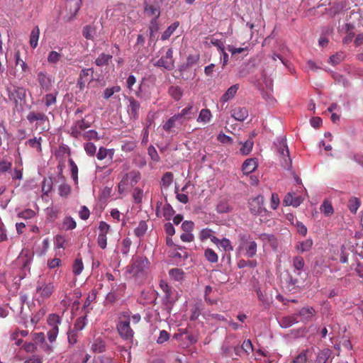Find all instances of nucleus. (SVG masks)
<instances>
[{"label":"nucleus","instance_id":"1","mask_svg":"<svg viewBox=\"0 0 363 363\" xmlns=\"http://www.w3.org/2000/svg\"><path fill=\"white\" fill-rule=\"evenodd\" d=\"M130 315L128 312L122 313L116 324V329L119 336L125 341L132 342L134 337V331L130 328Z\"/></svg>","mask_w":363,"mask_h":363},{"label":"nucleus","instance_id":"2","mask_svg":"<svg viewBox=\"0 0 363 363\" xmlns=\"http://www.w3.org/2000/svg\"><path fill=\"white\" fill-rule=\"evenodd\" d=\"M9 99L15 106H22L26 100V89L23 87L13 86L7 88Z\"/></svg>","mask_w":363,"mask_h":363},{"label":"nucleus","instance_id":"3","mask_svg":"<svg viewBox=\"0 0 363 363\" xmlns=\"http://www.w3.org/2000/svg\"><path fill=\"white\" fill-rule=\"evenodd\" d=\"M61 321L62 319L57 314L52 313L48 315L47 322L50 328L47 335L50 342L55 341L59 333V325H60Z\"/></svg>","mask_w":363,"mask_h":363},{"label":"nucleus","instance_id":"4","mask_svg":"<svg viewBox=\"0 0 363 363\" xmlns=\"http://www.w3.org/2000/svg\"><path fill=\"white\" fill-rule=\"evenodd\" d=\"M278 153L281 157V166L287 169H289L291 167V159L289 156V150L286 143V140L282 139L278 146Z\"/></svg>","mask_w":363,"mask_h":363},{"label":"nucleus","instance_id":"5","mask_svg":"<svg viewBox=\"0 0 363 363\" xmlns=\"http://www.w3.org/2000/svg\"><path fill=\"white\" fill-rule=\"evenodd\" d=\"M55 289L52 282H38L36 287V293L39 295V298L44 301L49 298Z\"/></svg>","mask_w":363,"mask_h":363},{"label":"nucleus","instance_id":"6","mask_svg":"<svg viewBox=\"0 0 363 363\" xmlns=\"http://www.w3.org/2000/svg\"><path fill=\"white\" fill-rule=\"evenodd\" d=\"M150 262L146 257H136L130 267L129 272L134 275L143 272L149 267Z\"/></svg>","mask_w":363,"mask_h":363},{"label":"nucleus","instance_id":"7","mask_svg":"<svg viewBox=\"0 0 363 363\" xmlns=\"http://www.w3.org/2000/svg\"><path fill=\"white\" fill-rule=\"evenodd\" d=\"M94 69L92 68L83 69L81 70L79 78L77 82V87L79 91H83L88 82H91L93 78Z\"/></svg>","mask_w":363,"mask_h":363},{"label":"nucleus","instance_id":"8","mask_svg":"<svg viewBox=\"0 0 363 363\" xmlns=\"http://www.w3.org/2000/svg\"><path fill=\"white\" fill-rule=\"evenodd\" d=\"M126 288L125 284H121L119 285L111 284V289L106 296V301L109 303H114L118 300Z\"/></svg>","mask_w":363,"mask_h":363},{"label":"nucleus","instance_id":"9","mask_svg":"<svg viewBox=\"0 0 363 363\" xmlns=\"http://www.w3.org/2000/svg\"><path fill=\"white\" fill-rule=\"evenodd\" d=\"M264 198L262 196H257L253 199H251L249 201V209L250 212L255 215H262L266 212V209L263 206Z\"/></svg>","mask_w":363,"mask_h":363},{"label":"nucleus","instance_id":"10","mask_svg":"<svg viewBox=\"0 0 363 363\" xmlns=\"http://www.w3.org/2000/svg\"><path fill=\"white\" fill-rule=\"evenodd\" d=\"M37 81L41 89L48 91L52 87L54 79L45 71L39 72L37 74Z\"/></svg>","mask_w":363,"mask_h":363},{"label":"nucleus","instance_id":"11","mask_svg":"<svg viewBox=\"0 0 363 363\" xmlns=\"http://www.w3.org/2000/svg\"><path fill=\"white\" fill-rule=\"evenodd\" d=\"M90 125V123L86 122L84 119L78 120L71 126L69 133L72 137L79 138L83 134L82 130L89 128Z\"/></svg>","mask_w":363,"mask_h":363},{"label":"nucleus","instance_id":"12","mask_svg":"<svg viewBox=\"0 0 363 363\" xmlns=\"http://www.w3.org/2000/svg\"><path fill=\"white\" fill-rule=\"evenodd\" d=\"M174 213V210L169 203L162 205V202H157L156 215L157 217L163 216L167 220H169Z\"/></svg>","mask_w":363,"mask_h":363},{"label":"nucleus","instance_id":"13","mask_svg":"<svg viewBox=\"0 0 363 363\" xmlns=\"http://www.w3.org/2000/svg\"><path fill=\"white\" fill-rule=\"evenodd\" d=\"M241 247L245 250V256L252 258L257 254V243L253 240H250L246 235L242 236Z\"/></svg>","mask_w":363,"mask_h":363},{"label":"nucleus","instance_id":"14","mask_svg":"<svg viewBox=\"0 0 363 363\" xmlns=\"http://www.w3.org/2000/svg\"><path fill=\"white\" fill-rule=\"evenodd\" d=\"M156 66L164 67L168 70H171L174 67V60H173V50L172 48H169L164 56L159 59L156 64Z\"/></svg>","mask_w":363,"mask_h":363},{"label":"nucleus","instance_id":"15","mask_svg":"<svg viewBox=\"0 0 363 363\" xmlns=\"http://www.w3.org/2000/svg\"><path fill=\"white\" fill-rule=\"evenodd\" d=\"M307 278V273L304 271L294 270L293 274L290 277L289 284L294 287H301Z\"/></svg>","mask_w":363,"mask_h":363},{"label":"nucleus","instance_id":"16","mask_svg":"<svg viewBox=\"0 0 363 363\" xmlns=\"http://www.w3.org/2000/svg\"><path fill=\"white\" fill-rule=\"evenodd\" d=\"M128 100L129 102L128 112L130 116V118H133V120H137L139 118V111L140 108V104L133 96H130L128 99Z\"/></svg>","mask_w":363,"mask_h":363},{"label":"nucleus","instance_id":"17","mask_svg":"<svg viewBox=\"0 0 363 363\" xmlns=\"http://www.w3.org/2000/svg\"><path fill=\"white\" fill-rule=\"evenodd\" d=\"M26 118L29 123H33L36 121L39 125L44 123L45 121H48V116L42 112L30 111Z\"/></svg>","mask_w":363,"mask_h":363},{"label":"nucleus","instance_id":"18","mask_svg":"<svg viewBox=\"0 0 363 363\" xmlns=\"http://www.w3.org/2000/svg\"><path fill=\"white\" fill-rule=\"evenodd\" d=\"M248 115V110L245 107L236 106L231 111V116L238 121H244Z\"/></svg>","mask_w":363,"mask_h":363},{"label":"nucleus","instance_id":"19","mask_svg":"<svg viewBox=\"0 0 363 363\" xmlns=\"http://www.w3.org/2000/svg\"><path fill=\"white\" fill-rule=\"evenodd\" d=\"M298 315L302 322L306 323L311 320L315 315V310L313 307H303L299 311Z\"/></svg>","mask_w":363,"mask_h":363},{"label":"nucleus","instance_id":"20","mask_svg":"<svg viewBox=\"0 0 363 363\" xmlns=\"http://www.w3.org/2000/svg\"><path fill=\"white\" fill-rule=\"evenodd\" d=\"M238 89H239L238 84H234V85L230 86L227 89V91L221 96V97L220 98V101L222 104H225V103L228 102L229 100H230L235 96Z\"/></svg>","mask_w":363,"mask_h":363},{"label":"nucleus","instance_id":"21","mask_svg":"<svg viewBox=\"0 0 363 363\" xmlns=\"http://www.w3.org/2000/svg\"><path fill=\"white\" fill-rule=\"evenodd\" d=\"M257 167V162L255 158L247 159L242 164V170L245 174L253 172Z\"/></svg>","mask_w":363,"mask_h":363},{"label":"nucleus","instance_id":"22","mask_svg":"<svg viewBox=\"0 0 363 363\" xmlns=\"http://www.w3.org/2000/svg\"><path fill=\"white\" fill-rule=\"evenodd\" d=\"M254 291L256 292L258 300L261 302L264 306H269V298L266 294V292L262 289L259 284H255L253 286Z\"/></svg>","mask_w":363,"mask_h":363},{"label":"nucleus","instance_id":"23","mask_svg":"<svg viewBox=\"0 0 363 363\" xmlns=\"http://www.w3.org/2000/svg\"><path fill=\"white\" fill-rule=\"evenodd\" d=\"M33 255L28 250H23L18 257V262L22 264V267L27 269L32 259Z\"/></svg>","mask_w":363,"mask_h":363},{"label":"nucleus","instance_id":"24","mask_svg":"<svg viewBox=\"0 0 363 363\" xmlns=\"http://www.w3.org/2000/svg\"><path fill=\"white\" fill-rule=\"evenodd\" d=\"M106 342L101 337L96 338L91 345V349L94 352L101 353L106 351Z\"/></svg>","mask_w":363,"mask_h":363},{"label":"nucleus","instance_id":"25","mask_svg":"<svg viewBox=\"0 0 363 363\" xmlns=\"http://www.w3.org/2000/svg\"><path fill=\"white\" fill-rule=\"evenodd\" d=\"M320 211L325 216L329 217L334 213V209L331 201L325 199L320 206Z\"/></svg>","mask_w":363,"mask_h":363},{"label":"nucleus","instance_id":"26","mask_svg":"<svg viewBox=\"0 0 363 363\" xmlns=\"http://www.w3.org/2000/svg\"><path fill=\"white\" fill-rule=\"evenodd\" d=\"M259 238L263 241L264 244L269 243L273 248L277 247V240L274 235L262 233L259 235Z\"/></svg>","mask_w":363,"mask_h":363},{"label":"nucleus","instance_id":"27","mask_svg":"<svg viewBox=\"0 0 363 363\" xmlns=\"http://www.w3.org/2000/svg\"><path fill=\"white\" fill-rule=\"evenodd\" d=\"M40 37V29L38 26H35L30 33L29 43L32 48H35L38 46V43Z\"/></svg>","mask_w":363,"mask_h":363},{"label":"nucleus","instance_id":"28","mask_svg":"<svg viewBox=\"0 0 363 363\" xmlns=\"http://www.w3.org/2000/svg\"><path fill=\"white\" fill-rule=\"evenodd\" d=\"M77 227V223L71 216H65L62 222V228L65 230H71Z\"/></svg>","mask_w":363,"mask_h":363},{"label":"nucleus","instance_id":"29","mask_svg":"<svg viewBox=\"0 0 363 363\" xmlns=\"http://www.w3.org/2000/svg\"><path fill=\"white\" fill-rule=\"evenodd\" d=\"M42 140L43 139L41 137H34L33 138H30L27 140L26 144L28 145L30 147L35 149L38 153H40L42 152Z\"/></svg>","mask_w":363,"mask_h":363},{"label":"nucleus","instance_id":"30","mask_svg":"<svg viewBox=\"0 0 363 363\" xmlns=\"http://www.w3.org/2000/svg\"><path fill=\"white\" fill-rule=\"evenodd\" d=\"M112 57V55L101 53L95 60V64L99 67L108 65Z\"/></svg>","mask_w":363,"mask_h":363},{"label":"nucleus","instance_id":"31","mask_svg":"<svg viewBox=\"0 0 363 363\" xmlns=\"http://www.w3.org/2000/svg\"><path fill=\"white\" fill-rule=\"evenodd\" d=\"M57 92L49 93L44 96L43 98V102L44 103L46 108H49L52 106H55L57 103Z\"/></svg>","mask_w":363,"mask_h":363},{"label":"nucleus","instance_id":"32","mask_svg":"<svg viewBox=\"0 0 363 363\" xmlns=\"http://www.w3.org/2000/svg\"><path fill=\"white\" fill-rule=\"evenodd\" d=\"M239 144L241 145V147L240 149V154L242 155H247L252 151L254 143L252 139H249L245 143L240 142Z\"/></svg>","mask_w":363,"mask_h":363},{"label":"nucleus","instance_id":"33","mask_svg":"<svg viewBox=\"0 0 363 363\" xmlns=\"http://www.w3.org/2000/svg\"><path fill=\"white\" fill-rule=\"evenodd\" d=\"M113 153L114 150L113 149H106L101 147L96 154V157L99 160H103L108 155L111 160L113 158Z\"/></svg>","mask_w":363,"mask_h":363},{"label":"nucleus","instance_id":"34","mask_svg":"<svg viewBox=\"0 0 363 363\" xmlns=\"http://www.w3.org/2000/svg\"><path fill=\"white\" fill-rule=\"evenodd\" d=\"M212 117L211 112L208 108H203L201 110L199 117L197 118V121L199 123L203 122V123H208L211 121V118Z\"/></svg>","mask_w":363,"mask_h":363},{"label":"nucleus","instance_id":"35","mask_svg":"<svg viewBox=\"0 0 363 363\" xmlns=\"http://www.w3.org/2000/svg\"><path fill=\"white\" fill-rule=\"evenodd\" d=\"M298 323L297 318L294 315L285 316L281 318L280 321V325L282 328H289L294 324Z\"/></svg>","mask_w":363,"mask_h":363},{"label":"nucleus","instance_id":"36","mask_svg":"<svg viewBox=\"0 0 363 363\" xmlns=\"http://www.w3.org/2000/svg\"><path fill=\"white\" fill-rule=\"evenodd\" d=\"M179 25V22H174L171 24L162 33L161 36V39L162 40H166L169 39V38L172 35V34L175 31V30L178 28Z\"/></svg>","mask_w":363,"mask_h":363},{"label":"nucleus","instance_id":"37","mask_svg":"<svg viewBox=\"0 0 363 363\" xmlns=\"http://www.w3.org/2000/svg\"><path fill=\"white\" fill-rule=\"evenodd\" d=\"M121 90V86L116 85L111 87L106 88L103 93V98L106 100L110 99L114 94L120 92Z\"/></svg>","mask_w":363,"mask_h":363},{"label":"nucleus","instance_id":"38","mask_svg":"<svg viewBox=\"0 0 363 363\" xmlns=\"http://www.w3.org/2000/svg\"><path fill=\"white\" fill-rule=\"evenodd\" d=\"M313 245V240L311 239H307L298 245H296V250L300 251L301 252H304L309 251Z\"/></svg>","mask_w":363,"mask_h":363},{"label":"nucleus","instance_id":"39","mask_svg":"<svg viewBox=\"0 0 363 363\" xmlns=\"http://www.w3.org/2000/svg\"><path fill=\"white\" fill-rule=\"evenodd\" d=\"M62 56V54L56 51H51L48 55L47 61L50 64L56 65L61 60Z\"/></svg>","mask_w":363,"mask_h":363},{"label":"nucleus","instance_id":"40","mask_svg":"<svg viewBox=\"0 0 363 363\" xmlns=\"http://www.w3.org/2000/svg\"><path fill=\"white\" fill-rule=\"evenodd\" d=\"M360 206V201L357 197L351 198L347 204V207L351 213L355 214L357 213V209Z\"/></svg>","mask_w":363,"mask_h":363},{"label":"nucleus","instance_id":"41","mask_svg":"<svg viewBox=\"0 0 363 363\" xmlns=\"http://www.w3.org/2000/svg\"><path fill=\"white\" fill-rule=\"evenodd\" d=\"M86 325V315L78 318L74 325L73 330L77 332L82 331Z\"/></svg>","mask_w":363,"mask_h":363},{"label":"nucleus","instance_id":"42","mask_svg":"<svg viewBox=\"0 0 363 363\" xmlns=\"http://www.w3.org/2000/svg\"><path fill=\"white\" fill-rule=\"evenodd\" d=\"M169 94L176 101H179L182 98V96L183 91H182V89L179 86H172L169 89Z\"/></svg>","mask_w":363,"mask_h":363},{"label":"nucleus","instance_id":"43","mask_svg":"<svg viewBox=\"0 0 363 363\" xmlns=\"http://www.w3.org/2000/svg\"><path fill=\"white\" fill-rule=\"evenodd\" d=\"M169 275L175 281H181L184 278V272L181 269L174 268L169 272Z\"/></svg>","mask_w":363,"mask_h":363},{"label":"nucleus","instance_id":"44","mask_svg":"<svg viewBox=\"0 0 363 363\" xmlns=\"http://www.w3.org/2000/svg\"><path fill=\"white\" fill-rule=\"evenodd\" d=\"M204 256L206 259L211 262V263H216L218 260V256L214 250H213L211 248H207L204 252Z\"/></svg>","mask_w":363,"mask_h":363},{"label":"nucleus","instance_id":"45","mask_svg":"<svg viewBox=\"0 0 363 363\" xmlns=\"http://www.w3.org/2000/svg\"><path fill=\"white\" fill-rule=\"evenodd\" d=\"M84 269V264L81 258H77L72 265V272L75 275H79Z\"/></svg>","mask_w":363,"mask_h":363},{"label":"nucleus","instance_id":"46","mask_svg":"<svg viewBox=\"0 0 363 363\" xmlns=\"http://www.w3.org/2000/svg\"><path fill=\"white\" fill-rule=\"evenodd\" d=\"M305 262L304 259L302 257L296 256L293 259V267L294 268V270L296 271H303Z\"/></svg>","mask_w":363,"mask_h":363},{"label":"nucleus","instance_id":"47","mask_svg":"<svg viewBox=\"0 0 363 363\" xmlns=\"http://www.w3.org/2000/svg\"><path fill=\"white\" fill-rule=\"evenodd\" d=\"M147 230V225L146 224V222L144 220H142L139 223L138 227L135 229L134 233L135 235L140 238L145 235Z\"/></svg>","mask_w":363,"mask_h":363},{"label":"nucleus","instance_id":"48","mask_svg":"<svg viewBox=\"0 0 363 363\" xmlns=\"http://www.w3.org/2000/svg\"><path fill=\"white\" fill-rule=\"evenodd\" d=\"M172 181L173 174L172 172H167L164 173L162 177V186L164 188H168L172 184Z\"/></svg>","mask_w":363,"mask_h":363},{"label":"nucleus","instance_id":"49","mask_svg":"<svg viewBox=\"0 0 363 363\" xmlns=\"http://www.w3.org/2000/svg\"><path fill=\"white\" fill-rule=\"evenodd\" d=\"M84 363H114L113 359L111 357H108L106 355H100L96 357H94L93 360L90 362H86V360Z\"/></svg>","mask_w":363,"mask_h":363},{"label":"nucleus","instance_id":"50","mask_svg":"<svg viewBox=\"0 0 363 363\" xmlns=\"http://www.w3.org/2000/svg\"><path fill=\"white\" fill-rule=\"evenodd\" d=\"M83 138L86 140H99L100 138L98 135V133L94 130H89L88 131H86L83 133L82 135Z\"/></svg>","mask_w":363,"mask_h":363},{"label":"nucleus","instance_id":"51","mask_svg":"<svg viewBox=\"0 0 363 363\" xmlns=\"http://www.w3.org/2000/svg\"><path fill=\"white\" fill-rule=\"evenodd\" d=\"M11 161H9L6 160H0V175L11 171Z\"/></svg>","mask_w":363,"mask_h":363},{"label":"nucleus","instance_id":"52","mask_svg":"<svg viewBox=\"0 0 363 363\" xmlns=\"http://www.w3.org/2000/svg\"><path fill=\"white\" fill-rule=\"evenodd\" d=\"M213 230L210 228H203L199 233V240L202 242L206 240L207 239H211L213 236Z\"/></svg>","mask_w":363,"mask_h":363},{"label":"nucleus","instance_id":"53","mask_svg":"<svg viewBox=\"0 0 363 363\" xmlns=\"http://www.w3.org/2000/svg\"><path fill=\"white\" fill-rule=\"evenodd\" d=\"M79 333L73 329H70L67 332V340L69 345H73L77 342Z\"/></svg>","mask_w":363,"mask_h":363},{"label":"nucleus","instance_id":"54","mask_svg":"<svg viewBox=\"0 0 363 363\" xmlns=\"http://www.w3.org/2000/svg\"><path fill=\"white\" fill-rule=\"evenodd\" d=\"M68 162L71 168L72 177L77 184L78 182V167L72 159H69Z\"/></svg>","mask_w":363,"mask_h":363},{"label":"nucleus","instance_id":"55","mask_svg":"<svg viewBox=\"0 0 363 363\" xmlns=\"http://www.w3.org/2000/svg\"><path fill=\"white\" fill-rule=\"evenodd\" d=\"M84 148L86 153L88 155H89L91 157H94L96 155V147L93 143H91V142L86 143L84 145Z\"/></svg>","mask_w":363,"mask_h":363},{"label":"nucleus","instance_id":"56","mask_svg":"<svg viewBox=\"0 0 363 363\" xmlns=\"http://www.w3.org/2000/svg\"><path fill=\"white\" fill-rule=\"evenodd\" d=\"M52 182L50 179H44L42 184V191L48 195L52 190Z\"/></svg>","mask_w":363,"mask_h":363},{"label":"nucleus","instance_id":"57","mask_svg":"<svg viewBox=\"0 0 363 363\" xmlns=\"http://www.w3.org/2000/svg\"><path fill=\"white\" fill-rule=\"evenodd\" d=\"M308 350H303L292 360L293 363H306L308 360L307 357Z\"/></svg>","mask_w":363,"mask_h":363},{"label":"nucleus","instance_id":"58","mask_svg":"<svg viewBox=\"0 0 363 363\" xmlns=\"http://www.w3.org/2000/svg\"><path fill=\"white\" fill-rule=\"evenodd\" d=\"M21 166L16 167L13 171H10L13 179L21 180L23 179V168Z\"/></svg>","mask_w":363,"mask_h":363},{"label":"nucleus","instance_id":"59","mask_svg":"<svg viewBox=\"0 0 363 363\" xmlns=\"http://www.w3.org/2000/svg\"><path fill=\"white\" fill-rule=\"evenodd\" d=\"M71 192V187L64 182L59 186V194L61 196L67 197Z\"/></svg>","mask_w":363,"mask_h":363},{"label":"nucleus","instance_id":"60","mask_svg":"<svg viewBox=\"0 0 363 363\" xmlns=\"http://www.w3.org/2000/svg\"><path fill=\"white\" fill-rule=\"evenodd\" d=\"M345 58V54L343 52H337L330 57V63L333 65H338Z\"/></svg>","mask_w":363,"mask_h":363},{"label":"nucleus","instance_id":"61","mask_svg":"<svg viewBox=\"0 0 363 363\" xmlns=\"http://www.w3.org/2000/svg\"><path fill=\"white\" fill-rule=\"evenodd\" d=\"M241 349L245 355H249L253 351V346L250 340H245L241 345Z\"/></svg>","mask_w":363,"mask_h":363},{"label":"nucleus","instance_id":"62","mask_svg":"<svg viewBox=\"0 0 363 363\" xmlns=\"http://www.w3.org/2000/svg\"><path fill=\"white\" fill-rule=\"evenodd\" d=\"M99 234L107 235L111 230V226L105 221H100L98 226Z\"/></svg>","mask_w":363,"mask_h":363},{"label":"nucleus","instance_id":"63","mask_svg":"<svg viewBox=\"0 0 363 363\" xmlns=\"http://www.w3.org/2000/svg\"><path fill=\"white\" fill-rule=\"evenodd\" d=\"M121 244H122V246H121V253L123 255H126L129 252L130 247V245L132 244V241H131V240L130 238H124L122 240V243Z\"/></svg>","mask_w":363,"mask_h":363},{"label":"nucleus","instance_id":"64","mask_svg":"<svg viewBox=\"0 0 363 363\" xmlns=\"http://www.w3.org/2000/svg\"><path fill=\"white\" fill-rule=\"evenodd\" d=\"M193 105L189 104L188 106L181 111L180 114L184 118L190 119L191 118V115L193 114Z\"/></svg>","mask_w":363,"mask_h":363}]
</instances>
